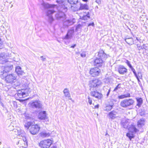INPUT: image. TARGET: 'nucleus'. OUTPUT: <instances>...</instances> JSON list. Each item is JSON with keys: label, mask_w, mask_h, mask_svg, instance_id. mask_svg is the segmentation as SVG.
Returning <instances> with one entry per match:
<instances>
[{"label": "nucleus", "mask_w": 148, "mask_h": 148, "mask_svg": "<svg viewBox=\"0 0 148 148\" xmlns=\"http://www.w3.org/2000/svg\"><path fill=\"white\" fill-rule=\"evenodd\" d=\"M55 12V11L53 9H48L47 12V15L48 16H49L50 15H51V14Z\"/></svg>", "instance_id": "obj_29"}, {"label": "nucleus", "mask_w": 148, "mask_h": 148, "mask_svg": "<svg viewBox=\"0 0 148 148\" xmlns=\"http://www.w3.org/2000/svg\"><path fill=\"white\" fill-rule=\"evenodd\" d=\"M90 89H91L92 87L94 88L98 87L101 85L102 82L101 80L98 79L94 78L90 81Z\"/></svg>", "instance_id": "obj_6"}, {"label": "nucleus", "mask_w": 148, "mask_h": 148, "mask_svg": "<svg viewBox=\"0 0 148 148\" xmlns=\"http://www.w3.org/2000/svg\"><path fill=\"white\" fill-rule=\"evenodd\" d=\"M96 2L99 4H100L101 3V0H96Z\"/></svg>", "instance_id": "obj_55"}, {"label": "nucleus", "mask_w": 148, "mask_h": 148, "mask_svg": "<svg viewBox=\"0 0 148 148\" xmlns=\"http://www.w3.org/2000/svg\"><path fill=\"white\" fill-rule=\"evenodd\" d=\"M137 101L138 103L137 105L139 107H140L143 103V100L142 99L140 98L137 99Z\"/></svg>", "instance_id": "obj_32"}, {"label": "nucleus", "mask_w": 148, "mask_h": 148, "mask_svg": "<svg viewBox=\"0 0 148 148\" xmlns=\"http://www.w3.org/2000/svg\"><path fill=\"white\" fill-rule=\"evenodd\" d=\"M129 123L127 121H125V122H122V125L123 127L125 128H127Z\"/></svg>", "instance_id": "obj_33"}, {"label": "nucleus", "mask_w": 148, "mask_h": 148, "mask_svg": "<svg viewBox=\"0 0 148 148\" xmlns=\"http://www.w3.org/2000/svg\"><path fill=\"white\" fill-rule=\"evenodd\" d=\"M52 143V141L48 139L41 141L39 143V146L41 148H49Z\"/></svg>", "instance_id": "obj_5"}, {"label": "nucleus", "mask_w": 148, "mask_h": 148, "mask_svg": "<svg viewBox=\"0 0 148 148\" xmlns=\"http://www.w3.org/2000/svg\"><path fill=\"white\" fill-rule=\"evenodd\" d=\"M144 49L147 50L148 49V45L147 44H143V49Z\"/></svg>", "instance_id": "obj_43"}, {"label": "nucleus", "mask_w": 148, "mask_h": 148, "mask_svg": "<svg viewBox=\"0 0 148 148\" xmlns=\"http://www.w3.org/2000/svg\"><path fill=\"white\" fill-rule=\"evenodd\" d=\"M40 58L42 61H45L46 60V58L44 57L43 56H41Z\"/></svg>", "instance_id": "obj_51"}, {"label": "nucleus", "mask_w": 148, "mask_h": 148, "mask_svg": "<svg viewBox=\"0 0 148 148\" xmlns=\"http://www.w3.org/2000/svg\"><path fill=\"white\" fill-rule=\"evenodd\" d=\"M105 89L107 90H106V91L107 92V93L106 94V96L107 97H108L109 94V93L110 91V88L109 89H108V88L107 89L106 88H104V90H105Z\"/></svg>", "instance_id": "obj_39"}, {"label": "nucleus", "mask_w": 148, "mask_h": 148, "mask_svg": "<svg viewBox=\"0 0 148 148\" xmlns=\"http://www.w3.org/2000/svg\"><path fill=\"white\" fill-rule=\"evenodd\" d=\"M15 71L18 75H23V71L22 70L21 67L19 66H17L16 68Z\"/></svg>", "instance_id": "obj_23"}, {"label": "nucleus", "mask_w": 148, "mask_h": 148, "mask_svg": "<svg viewBox=\"0 0 148 148\" xmlns=\"http://www.w3.org/2000/svg\"><path fill=\"white\" fill-rule=\"evenodd\" d=\"M128 130L130 132L134 133H136L139 131V130L136 128L135 125L134 124H131L129 127Z\"/></svg>", "instance_id": "obj_18"}, {"label": "nucleus", "mask_w": 148, "mask_h": 148, "mask_svg": "<svg viewBox=\"0 0 148 148\" xmlns=\"http://www.w3.org/2000/svg\"><path fill=\"white\" fill-rule=\"evenodd\" d=\"M41 5L44 9H47L49 8H53L55 5L49 4L47 3L44 2L43 1L41 3Z\"/></svg>", "instance_id": "obj_21"}, {"label": "nucleus", "mask_w": 148, "mask_h": 148, "mask_svg": "<svg viewBox=\"0 0 148 148\" xmlns=\"http://www.w3.org/2000/svg\"><path fill=\"white\" fill-rule=\"evenodd\" d=\"M64 94L66 97H67L69 99H71V97L69 92H67V93H65Z\"/></svg>", "instance_id": "obj_37"}, {"label": "nucleus", "mask_w": 148, "mask_h": 148, "mask_svg": "<svg viewBox=\"0 0 148 148\" xmlns=\"http://www.w3.org/2000/svg\"><path fill=\"white\" fill-rule=\"evenodd\" d=\"M16 77L13 74H10L5 76V81L8 83L11 84L15 82L16 80Z\"/></svg>", "instance_id": "obj_7"}, {"label": "nucleus", "mask_w": 148, "mask_h": 148, "mask_svg": "<svg viewBox=\"0 0 148 148\" xmlns=\"http://www.w3.org/2000/svg\"><path fill=\"white\" fill-rule=\"evenodd\" d=\"M80 56L82 57L83 58L85 57L86 56V54L85 53V52L82 53L80 54Z\"/></svg>", "instance_id": "obj_50"}, {"label": "nucleus", "mask_w": 148, "mask_h": 148, "mask_svg": "<svg viewBox=\"0 0 148 148\" xmlns=\"http://www.w3.org/2000/svg\"><path fill=\"white\" fill-rule=\"evenodd\" d=\"M118 71L121 74H124L127 72V69L123 65H120L118 69Z\"/></svg>", "instance_id": "obj_14"}, {"label": "nucleus", "mask_w": 148, "mask_h": 148, "mask_svg": "<svg viewBox=\"0 0 148 148\" xmlns=\"http://www.w3.org/2000/svg\"><path fill=\"white\" fill-rule=\"evenodd\" d=\"M124 95L125 98L130 97V93L128 92L126 94H124Z\"/></svg>", "instance_id": "obj_49"}, {"label": "nucleus", "mask_w": 148, "mask_h": 148, "mask_svg": "<svg viewBox=\"0 0 148 148\" xmlns=\"http://www.w3.org/2000/svg\"><path fill=\"white\" fill-rule=\"evenodd\" d=\"M125 63L127 64V65L129 66L130 68L132 66L131 65L130 62L127 60H126Z\"/></svg>", "instance_id": "obj_42"}, {"label": "nucleus", "mask_w": 148, "mask_h": 148, "mask_svg": "<svg viewBox=\"0 0 148 148\" xmlns=\"http://www.w3.org/2000/svg\"><path fill=\"white\" fill-rule=\"evenodd\" d=\"M125 40V42L129 45H132L134 43V41L132 38H126Z\"/></svg>", "instance_id": "obj_26"}, {"label": "nucleus", "mask_w": 148, "mask_h": 148, "mask_svg": "<svg viewBox=\"0 0 148 148\" xmlns=\"http://www.w3.org/2000/svg\"><path fill=\"white\" fill-rule=\"evenodd\" d=\"M38 118L41 120L44 119L46 117V114L45 111H41L39 112L38 116Z\"/></svg>", "instance_id": "obj_20"}, {"label": "nucleus", "mask_w": 148, "mask_h": 148, "mask_svg": "<svg viewBox=\"0 0 148 148\" xmlns=\"http://www.w3.org/2000/svg\"><path fill=\"white\" fill-rule=\"evenodd\" d=\"M135 77L136 78L138 81V82L139 83V82H140V80H139V77H138V75L135 76Z\"/></svg>", "instance_id": "obj_58"}, {"label": "nucleus", "mask_w": 148, "mask_h": 148, "mask_svg": "<svg viewBox=\"0 0 148 148\" xmlns=\"http://www.w3.org/2000/svg\"><path fill=\"white\" fill-rule=\"evenodd\" d=\"M23 90H19L18 91L17 94V95L18 97L19 98H21L22 97H25V93L23 92L22 91Z\"/></svg>", "instance_id": "obj_24"}, {"label": "nucleus", "mask_w": 148, "mask_h": 148, "mask_svg": "<svg viewBox=\"0 0 148 148\" xmlns=\"http://www.w3.org/2000/svg\"><path fill=\"white\" fill-rule=\"evenodd\" d=\"M23 140L24 141V142H25V143H24V145L25 144L26 145L25 143H26V141L27 140L26 138H23ZM26 142L27 143V142Z\"/></svg>", "instance_id": "obj_60"}, {"label": "nucleus", "mask_w": 148, "mask_h": 148, "mask_svg": "<svg viewBox=\"0 0 148 148\" xmlns=\"http://www.w3.org/2000/svg\"><path fill=\"white\" fill-rule=\"evenodd\" d=\"M2 69H3V72H1L0 75H3L4 73H7L10 72L13 68L12 65H10L2 67Z\"/></svg>", "instance_id": "obj_12"}, {"label": "nucleus", "mask_w": 148, "mask_h": 148, "mask_svg": "<svg viewBox=\"0 0 148 148\" xmlns=\"http://www.w3.org/2000/svg\"><path fill=\"white\" fill-rule=\"evenodd\" d=\"M66 18L64 19L63 21V25H64L66 27H68L69 26L73 24L75 22L74 21V20L75 19H73L72 21L69 20H66Z\"/></svg>", "instance_id": "obj_16"}, {"label": "nucleus", "mask_w": 148, "mask_h": 148, "mask_svg": "<svg viewBox=\"0 0 148 148\" xmlns=\"http://www.w3.org/2000/svg\"><path fill=\"white\" fill-rule=\"evenodd\" d=\"M137 47L139 50L143 49V45H142L140 43H138L137 44Z\"/></svg>", "instance_id": "obj_36"}, {"label": "nucleus", "mask_w": 148, "mask_h": 148, "mask_svg": "<svg viewBox=\"0 0 148 148\" xmlns=\"http://www.w3.org/2000/svg\"><path fill=\"white\" fill-rule=\"evenodd\" d=\"M104 52L102 50H101L99 51V52L98 53V56L100 58H101L102 56L103 55V54Z\"/></svg>", "instance_id": "obj_34"}, {"label": "nucleus", "mask_w": 148, "mask_h": 148, "mask_svg": "<svg viewBox=\"0 0 148 148\" xmlns=\"http://www.w3.org/2000/svg\"><path fill=\"white\" fill-rule=\"evenodd\" d=\"M139 114L141 116L144 115L145 114V112L143 111H141L140 112Z\"/></svg>", "instance_id": "obj_52"}, {"label": "nucleus", "mask_w": 148, "mask_h": 148, "mask_svg": "<svg viewBox=\"0 0 148 148\" xmlns=\"http://www.w3.org/2000/svg\"><path fill=\"white\" fill-rule=\"evenodd\" d=\"M140 20L141 21L145 23H146L147 19L145 15H142L140 17Z\"/></svg>", "instance_id": "obj_27"}, {"label": "nucleus", "mask_w": 148, "mask_h": 148, "mask_svg": "<svg viewBox=\"0 0 148 148\" xmlns=\"http://www.w3.org/2000/svg\"><path fill=\"white\" fill-rule=\"evenodd\" d=\"M15 132H17V134L18 135H20L21 134H23L24 133V131L22 130L19 129V130H15L14 131Z\"/></svg>", "instance_id": "obj_31"}, {"label": "nucleus", "mask_w": 148, "mask_h": 148, "mask_svg": "<svg viewBox=\"0 0 148 148\" xmlns=\"http://www.w3.org/2000/svg\"><path fill=\"white\" fill-rule=\"evenodd\" d=\"M120 84H119L115 88L114 91H116L119 88H120L121 87L120 86Z\"/></svg>", "instance_id": "obj_46"}, {"label": "nucleus", "mask_w": 148, "mask_h": 148, "mask_svg": "<svg viewBox=\"0 0 148 148\" xmlns=\"http://www.w3.org/2000/svg\"><path fill=\"white\" fill-rule=\"evenodd\" d=\"M63 92L64 94L65 93H67V92H69L68 89L67 88H66L64 90Z\"/></svg>", "instance_id": "obj_53"}, {"label": "nucleus", "mask_w": 148, "mask_h": 148, "mask_svg": "<svg viewBox=\"0 0 148 148\" xmlns=\"http://www.w3.org/2000/svg\"><path fill=\"white\" fill-rule=\"evenodd\" d=\"M88 102L91 105L92 103V99L89 96L88 97Z\"/></svg>", "instance_id": "obj_45"}, {"label": "nucleus", "mask_w": 148, "mask_h": 148, "mask_svg": "<svg viewBox=\"0 0 148 148\" xmlns=\"http://www.w3.org/2000/svg\"><path fill=\"white\" fill-rule=\"evenodd\" d=\"M56 2L60 5L66 6L68 3L75 4L78 3V0H56Z\"/></svg>", "instance_id": "obj_4"}, {"label": "nucleus", "mask_w": 148, "mask_h": 148, "mask_svg": "<svg viewBox=\"0 0 148 148\" xmlns=\"http://www.w3.org/2000/svg\"><path fill=\"white\" fill-rule=\"evenodd\" d=\"M74 30L73 28H71L69 30L68 32L64 38V39L66 40H68L71 39L73 36L74 35Z\"/></svg>", "instance_id": "obj_11"}, {"label": "nucleus", "mask_w": 148, "mask_h": 148, "mask_svg": "<svg viewBox=\"0 0 148 148\" xmlns=\"http://www.w3.org/2000/svg\"><path fill=\"white\" fill-rule=\"evenodd\" d=\"M118 98L119 99H123L125 98L124 95H122L118 96Z\"/></svg>", "instance_id": "obj_48"}, {"label": "nucleus", "mask_w": 148, "mask_h": 148, "mask_svg": "<svg viewBox=\"0 0 148 148\" xmlns=\"http://www.w3.org/2000/svg\"><path fill=\"white\" fill-rule=\"evenodd\" d=\"M101 72L100 70L98 67L92 68L90 71V74L93 77L98 76Z\"/></svg>", "instance_id": "obj_9"}, {"label": "nucleus", "mask_w": 148, "mask_h": 148, "mask_svg": "<svg viewBox=\"0 0 148 148\" xmlns=\"http://www.w3.org/2000/svg\"><path fill=\"white\" fill-rule=\"evenodd\" d=\"M9 54L4 52L0 54V63L3 64L8 62L7 59L9 57Z\"/></svg>", "instance_id": "obj_8"}, {"label": "nucleus", "mask_w": 148, "mask_h": 148, "mask_svg": "<svg viewBox=\"0 0 148 148\" xmlns=\"http://www.w3.org/2000/svg\"><path fill=\"white\" fill-rule=\"evenodd\" d=\"M145 119L143 118H141L138 120L137 124L138 128H141L145 125Z\"/></svg>", "instance_id": "obj_13"}, {"label": "nucleus", "mask_w": 148, "mask_h": 148, "mask_svg": "<svg viewBox=\"0 0 148 148\" xmlns=\"http://www.w3.org/2000/svg\"><path fill=\"white\" fill-rule=\"evenodd\" d=\"M3 44L2 42L0 40V49H1Z\"/></svg>", "instance_id": "obj_54"}, {"label": "nucleus", "mask_w": 148, "mask_h": 148, "mask_svg": "<svg viewBox=\"0 0 148 148\" xmlns=\"http://www.w3.org/2000/svg\"><path fill=\"white\" fill-rule=\"evenodd\" d=\"M94 25V23H90L89 24L88 26H93Z\"/></svg>", "instance_id": "obj_61"}, {"label": "nucleus", "mask_w": 148, "mask_h": 148, "mask_svg": "<svg viewBox=\"0 0 148 148\" xmlns=\"http://www.w3.org/2000/svg\"><path fill=\"white\" fill-rule=\"evenodd\" d=\"M0 104L3 107H4V104H3L0 101Z\"/></svg>", "instance_id": "obj_63"}, {"label": "nucleus", "mask_w": 148, "mask_h": 148, "mask_svg": "<svg viewBox=\"0 0 148 148\" xmlns=\"http://www.w3.org/2000/svg\"><path fill=\"white\" fill-rule=\"evenodd\" d=\"M48 17V21L49 23H51L53 21V19L52 15H50Z\"/></svg>", "instance_id": "obj_38"}, {"label": "nucleus", "mask_w": 148, "mask_h": 148, "mask_svg": "<svg viewBox=\"0 0 148 148\" xmlns=\"http://www.w3.org/2000/svg\"><path fill=\"white\" fill-rule=\"evenodd\" d=\"M79 7L78 9V10H88L89 9V7L88 5L86 4H82L79 3Z\"/></svg>", "instance_id": "obj_22"}, {"label": "nucleus", "mask_w": 148, "mask_h": 148, "mask_svg": "<svg viewBox=\"0 0 148 148\" xmlns=\"http://www.w3.org/2000/svg\"><path fill=\"white\" fill-rule=\"evenodd\" d=\"M103 64V61L100 58H97L94 61V64L97 66H101Z\"/></svg>", "instance_id": "obj_15"}, {"label": "nucleus", "mask_w": 148, "mask_h": 148, "mask_svg": "<svg viewBox=\"0 0 148 148\" xmlns=\"http://www.w3.org/2000/svg\"><path fill=\"white\" fill-rule=\"evenodd\" d=\"M105 82L106 83H108L109 82V79L107 78L105 79Z\"/></svg>", "instance_id": "obj_59"}, {"label": "nucleus", "mask_w": 148, "mask_h": 148, "mask_svg": "<svg viewBox=\"0 0 148 148\" xmlns=\"http://www.w3.org/2000/svg\"><path fill=\"white\" fill-rule=\"evenodd\" d=\"M27 124V125H28V126H29V127L31 125H32V123L30 122H27V123H26Z\"/></svg>", "instance_id": "obj_57"}, {"label": "nucleus", "mask_w": 148, "mask_h": 148, "mask_svg": "<svg viewBox=\"0 0 148 148\" xmlns=\"http://www.w3.org/2000/svg\"><path fill=\"white\" fill-rule=\"evenodd\" d=\"M25 127V128H26L27 129H28L29 127V126L27 125V123L25 124L24 125Z\"/></svg>", "instance_id": "obj_56"}, {"label": "nucleus", "mask_w": 148, "mask_h": 148, "mask_svg": "<svg viewBox=\"0 0 148 148\" xmlns=\"http://www.w3.org/2000/svg\"><path fill=\"white\" fill-rule=\"evenodd\" d=\"M99 107V105H97L95 106V108H98Z\"/></svg>", "instance_id": "obj_64"}, {"label": "nucleus", "mask_w": 148, "mask_h": 148, "mask_svg": "<svg viewBox=\"0 0 148 148\" xmlns=\"http://www.w3.org/2000/svg\"><path fill=\"white\" fill-rule=\"evenodd\" d=\"M40 129L39 126L37 124L32 125L31 126L29 129V131L32 134L35 135L38 133Z\"/></svg>", "instance_id": "obj_10"}, {"label": "nucleus", "mask_w": 148, "mask_h": 148, "mask_svg": "<svg viewBox=\"0 0 148 148\" xmlns=\"http://www.w3.org/2000/svg\"><path fill=\"white\" fill-rule=\"evenodd\" d=\"M113 105H107L104 107V110L106 111H109L112 108Z\"/></svg>", "instance_id": "obj_30"}, {"label": "nucleus", "mask_w": 148, "mask_h": 148, "mask_svg": "<svg viewBox=\"0 0 148 148\" xmlns=\"http://www.w3.org/2000/svg\"><path fill=\"white\" fill-rule=\"evenodd\" d=\"M30 107L33 108L42 109V103L40 101L34 100L30 103Z\"/></svg>", "instance_id": "obj_3"}, {"label": "nucleus", "mask_w": 148, "mask_h": 148, "mask_svg": "<svg viewBox=\"0 0 148 148\" xmlns=\"http://www.w3.org/2000/svg\"><path fill=\"white\" fill-rule=\"evenodd\" d=\"M107 58V55L104 52L103 54V55L102 56V57H101V59H103L105 60Z\"/></svg>", "instance_id": "obj_44"}, {"label": "nucleus", "mask_w": 148, "mask_h": 148, "mask_svg": "<svg viewBox=\"0 0 148 148\" xmlns=\"http://www.w3.org/2000/svg\"><path fill=\"white\" fill-rule=\"evenodd\" d=\"M76 45L75 44H74V45H73L71 46L70 47L71 48H74L75 47H76Z\"/></svg>", "instance_id": "obj_62"}, {"label": "nucleus", "mask_w": 148, "mask_h": 148, "mask_svg": "<svg viewBox=\"0 0 148 148\" xmlns=\"http://www.w3.org/2000/svg\"><path fill=\"white\" fill-rule=\"evenodd\" d=\"M134 103V101L132 99H126L120 102V106L122 107L126 108L133 105Z\"/></svg>", "instance_id": "obj_2"}, {"label": "nucleus", "mask_w": 148, "mask_h": 148, "mask_svg": "<svg viewBox=\"0 0 148 148\" xmlns=\"http://www.w3.org/2000/svg\"><path fill=\"white\" fill-rule=\"evenodd\" d=\"M117 112L114 110L110 112L108 115V116L109 119H114L116 117Z\"/></svg>", "instance_id": "obj_19"}, {"label": "nucleus", "mask_w": 148, "mask_h": 148, "mask_svg": "<svg viewBox=\"0 0 148 148\" xmlns=\"http://www.w3.org/2000/svg\"><path fill=\"white\" fill-rule=\"evenodd\" d=\"M87 18H90V16L89 14V12H88V14L83 17V18L84 20L87 19Z\"/></svg>", "instance_id": "obj_41"}, {"label": "nucleus", "mask_w": 148, "mask_h": 148, "mask_svg": "<svg viewBox=\"0 0 148 148\" xmlns=\"http://www.w3.org/2000/svg\"><path fill=\"white\" fill-rule=\"evenodd\" d=\"M91 94L92 96L98 99H101L102 97V95L101 93L97 91H92Z\"/></svg>", "instance_id": "obj_17"}, {"label": "nucleus", "mask_w": 148, "mask_h": 148, "mask_svg": "<svg viewBox=\"0 0 148 148\" xmlns=\"http://www.w3.org/2000/svg\"><path fill=\"white\" fill-rule=\"evenodd\" d=\"M133 133H134L129 131L126 134V136L129 138L130 140H131L132 138H134V135Z\"/></svg>", "instance_id": "obj_25"}, {"label": "nucleus", "mask_w": 148, "mask_h": 148, "mask_svg": "<svg viewBox=\"0 0 148 148\" xmlns=\"http://www.w3.org/2000/svg\"><path fill=\"white\" fill-rule=\"evenodd\" d=\"M61 5V7L60 10L58 9V11L56 13L55 16L57 19H61L62 21H63L64 19H66V15L64 12L67 11V7L62 5Z\"/></svg>", "instance_id": "obj_1"}, {"label": "nucleus", "mask_w": 148, "mask_h": 148, "mask_svg": "<svg viewBox=\"0 0 148 148\" xmlns=\"http://www.w3.org/2000/svg\"><path fill=\"white\" fill-rule=\"evenodd\" d=\"M40 136L43 138L47 137L49 136L50 134L49 133H46L45 132H42L40 133Z\"/></svg>", "instance_id": "obj_28"}, {"label": "nucleus", "mask_w": 148, "mask_h": 148, "mask_svg": "<svg viewBox=\"0 0 148 148\" xmlns=\"http://www.w3.org/2000/svg\"><path fill=\"white\" fill-rule=\"evenodd\" d=\"M83 25L79 24L76 27V31H78L79 29H81L83 27Z\"/></svg>", "instance_id": "obj_35"}, {"label": "nucleus", "mask_w": 148, "mask_h": 148, "mask_svg": "<svg viewBox=\"0 0 148 148\" xmlns=\"http://www.w3.org/2000/svg\"><path fill=\"white\" fill-rule=\"evenodd\" d=\"M130 68L131 69L132 71L134 73L135 76L137 75V74L135 69L132 66Z\"/></svg>", "instance_id": "obj_40"}, {"label": "nucleus", "mask_w": 148, "mask_h": 148, "mask_svg": "<svg viewBox=\"0 0 148 148\" xmlns=\"http://www.w3.org/2000/svg\"><path fill=\"white\" fill-rule=\"evenodd\" d=\"M138 77H139L140 79H142V75L140 72H138Z\"/></svg>", "instance_id": "obj_47"}]
</instances>
